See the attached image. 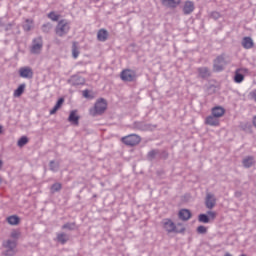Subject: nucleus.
Returning a JSON list of instances; mask_svg holds the SVG:
<instances>
[{
    "label": "nucleus",
    "instance_id": "obj_40",
    "mask_svg": "<svg viewBox=\"0 0 256 256\" xmlns=\"http://www.w3.org/2000/svg\"><path fill=\"white\" fill-rule=\"evenodd\" d=\"M160 159H164V161L169 159V152L167 150H162L160 153Z\"/></svg>",
    "mask_w": 256,
    "mask_h": 256
},
{
    "label": "nucleus",
    "instance_id": "obj_29",
    "mask_svg": "<svg viewBox=\"0 0 256 256\" xmlns=\"http://www.w3.org/2000/svg\"><path fill=\"white\" fill-rule=\"evenodd\" d=\"M25 84H20L18 88L14 91V97H21L23 93L25 92Z\"/></svg>",
    "mask_w": 256,
    "mask_h": 256
},
{
    "label": "nucleus",
    "instance_id": "obj_13",
    "mask_svg": "<svg viewBox=\"0 0 256 256\" xmlns=\"http://www.w3.org/2000/svg\"><path fill=\"white\" fill-rule=\"evenodd\" d=\"M217 205V198L214 194L207 193L205 198V207L206 209H213Z\"/></svg>",
    "mask_w": 256,
    "mask_h": 256
},
{
    "label": "nucleus",
    "instance_id": "obj_12",
    "mask_svg": "<svg viewBox=\"0 0 256 256\" xmlns=\"http://www.w3.org/2000/svg\"><path fill=\"white\" fill-rule=\"evenodd\" d=\"M19 75L22 79H33V69L29 66L21 67L19 69Z\"/></svg>",
    "mask_w": 256,
    "mask_h": 256
},
{
    "label": "nucleus",
    "instance_id": "obj_33",
    "mask_svg": "<svg viewBox=\"0 0 256 256\" xmlns=\"http://www.w3.org/2000/svg\"><path fill=\"white\" fill-rule=\"evenodd\" d=\"M79 47H77V42H74L72 44V57L74 59H77V57H79Z\"/></svg>",
    "mask_w": 256,
    "mask_h": 256
},
{
    "label": "nucleus",
    "instance_id": "obj_47",
    "mask_svg": "<svg viewBox=\"0 0 256 256\" xmlns=\"http://www.w3.org/2000/svg\"><path fill=\"white\" fill-rule=\"evenodd\" d=\"M252 123H253V125H254V127L256 129V115L253 117Z\"/></svg>",
    "mask_w": 256,
    "mask_h": 256
},
{
    "label": "nucleus",
    "instance_id": "obj_17",
    "mask_svg": "<svg viewBox=\"0 0 256 256\" xmlns=\"http://www.w3.org/2000/svg\"><path fill=\"white\" fill-rule=\"evenodd\" d=\"M55 241H57V243H60V245H65L69 241V235L65 232L57 233Z\"/></svg>",
    "mask_w": 256,
    "mask_h": 256
},
{
    "label": "nucleus",
    "instance_id": "obj_38",
    "mask_svg": "<svg viewBox=\"0 0 256 256\" xmlns=\"http://www.w3.org/2000/svg\"><path fill=\"white\" fill-rule=\"evenodd\" d=\"M48 17L51 19V21H59L60 16L52 11L48 14Z\"/></svg>",
    "mask_w": 256,
    "mask_h": 256
},
{
    "label": "nucleus",
    "instance_id": "obj_3",
    "mask_svg": "<svg viewBox=\"0 0 256 256\" xmlns=\"http://www.w3.org/2000/svg\"><path fill=\"white\" fill-rule=\"evenodd\" d=\"M71 31V25L66 19H62L58 22L55 33L58 37H65Z\"/></svg>",
    "mask_w": 256,
    "mask_h": 256
},
{
    "label": "nucleus",
    "instance_id": "obj_1",
    "mask_svg": "<svg viewBox=\"0 0 256 256\" xmlns=\"http://www.w3.org/2000/svg\"><path fill=\"white\" fill-rule=\"evenodd\" d=\"M105 111H107V100L99 98L95 102L94 107L90 108L89 113L92 117H97V115H103Z\"/></svg>",
    "mask_w": 256,
    "mask_h": 256
},
{
    "label": "nucleus",
    "instance_id": "obj_23",
    "mask_svg": "<svg viewBox=\"0 0 256 256\" xmlns=\"http://www.w3.org/2000/svg\"><path fill=\"white\" fill-rule=\"evenodd\" d=\"M6 221L9 225H19L21 223V218L17 215H11L6 218Z\"/></svg>",
    "mask_w": 256,
    "mask_h": 256
},
{
    "label": "nucleus",
    "instance_id": "obj_50",
    "mask_svg": "<svg viewBox=\"0 0 256 256\" xmlns=\"http://www.w3.org/2000/svg\"><path fill=\"white\" fill-rule=\"evenodd\" d=\"M3 167V160H0V169Z\"/></svg>",
    "mask_w": 256,
    "mask_h": 256
},
{
    "label": "nucleus",
    "instance_id": "obj_7",
    "mask_svg": "<svg viewBox=\"0 0 256 256\" xmlns=\"http://www.w3.org/2000/svg\"><path fill=\"white\" fill-rule=\"evenodd\" d=\"M225 65H227L225 62V54H221L214 60L213 69L216 73H221V71L225 69Z\"/></svg>",
    "mask_w": 256,
    "mask_h": 256
},
{
    "label": "nucleus",
    "instance_id": "obj_11",
    "mask_svg": "<svg viewBox=\"0 0 256 256\" xmlns=\"http://www.w3.org/2000/svg\"><path fill=\"white\" fill-rule=\"evenodd\" d=\"M68 83L72 87H79V85H83L85 83V78L83 76H79L78 74L72 75L70 79H68Z\"/></svg>",
    "mask_w": 256,
    "mask_h": 256
},
{
    "label": "nucleus",
    "instance_id": "obj_27",
    "mask_svg": "<svg viewBox=\"0 0 256 256\" xmlns=\"http://www.w3.org/2000/svg\"><path fill=\"white\" fill-rule=\"evenodd\" d=\"M61 229L67 230V231H75L77 229V223L75 222H67L64 225H62Z\"/></svg>",
    "mask_w": 256,
    "mask_h": 256
},
{
    "label": "nucleus",
    "instance_id": "obj_41",
    "mask_svg": "<svg viewBox=\"0 0 256 256\" xmlns=\"http://www.w3.org/2000/svg\"><path fill=\"white\" fill-rule=\"evenodd\" d=\"M207 215L213 221V220H215V217H217V212H215V211H207Z\"/></svg>",
    "mask_w": 256,
    "mask_h": 256
},
{
    "label": "nucleus",
    "instance_id": "obj_2",
    "mask_svg": "<svg viewBox=\"0 0 256 256\" xmlns=\"http://www.w3.org/2000/svg\"><path fill=\"white\" fill-rule=\"evenodd\" d=\"M162 227L167 233H180L183 234L186 231L185 227L177 228L173 220L170 218H165L162 220Z\"/></svg>",
    "mask_w": 256,
    "mask_h": 256
},
{
    "label": "nucleus",
    "instance_id": "obj_45",
    "mask_svg": "<svg viewBox=\"0 0 256 256\" xmlns=\"http://www.w3.org/2000/svg\"><path fill=\"white\" fill-rule=\"evenodd\" d=\"M83 97H85V99H89V90H83Z\"/></svg>",
    "mask_w": 256,
    "mask_h": 256
},
{
    "label": "nucleus",
    "instance_id": "obj_20",
    "mask_svg": "<svg viewBox=\"0 0 256 256\" xmlns=\"http://www.w3.org/2000/svg\"><path fill=\"white\" fill-rule=\"evenodd\" d=\"M211 114L219 119L225 115V108L222 106H215L211 109Z\"/></svg>",
    "mask_w": 256,
    "mask_h": 256
},
{
    "label": "nucleus",
    "instance_id": "obj_48",
    "mask_svg": "<svg viewBox=\"0 0 256 256\" xmlns=\"http://www.w3.org/2000/svg\"><path fill=\"white\" fill-rule=\"evenodd\" d=\"M0 27H5V23H3V19L0 18Z\"/></svg>",
    "mask_w": 256,
    "mask_h": 256
},
{
    "label": "nucleus",
    "instance_id": "obj_15",
    "mask_svg": "<svg viewBox=\"0 0 256 256\" xmlns=\"http://www.w3.org/2000/svg\"><path fill=\"white\" fill-rule=\"evenodd\" d=\"M205 125H209L210 127H219V118L211 114L205 118Z\"/></svg>",
    "mask_w": 256,
    "mask_h": 256
},
{
    "label": "nucleus",
    "instance_id": "obj_5",
    "mask_svg": "<svg viewBox=\"0 0 256 256\" xmlns=\"http://www.w3.org/2000/svg\"><path fill=\"white\" fill-rule=\"evenodd\" d=\"M121 141L128 147H135V145H139L141 143V136L137 134H130L122 137Z\"/></svg>",
    "mask_w": 256,
    "mask_h": 256
},
{
    "label": "nucleus",
    "instance_id": "obj_25",
    "mask_svg": "<svg viewBox=\"0 0 256 256\" xmlns=\"http://www.w3.org/2000/svg\"><path fill=\"white\" fill-rule=\"evenodd\" d=\"M245 81V75L241 74V70L236 69L234 73V82L243 83Z\"/></svg>",
    "mask_w": 256,
    "mask_h": 256
},
{
    "label": "nucleus",
    "instance_id": "obj_52",
    "mask_svg": "<svg viewBox=\"0 0 256 256\" xmlns=\"http://www.w3.org/2000/svg\"><path fill=\"white\" fill-rule=\"evenodd\" d=\"M90 1H93L94 3H97V2H99V0H90Z\"/></svg>",
    "mask_w": 256,
    "mask_h": 256
},
{
    "label": "nucleus",
    "instance_id": "obj_9",
    "mask_svg": "<svg viewBox=\"0 0 256 256\" xmlns=\"http://www.w3.org/2000/svg\"><path fill=\"white\" fill-rule=\"evenodd\" d=\"M197 74L199 79H203L204 81H207L212 75L211 69L207 66H202L197 68Z\"/></svg>",
    "mask_w": 256,
    "mask_h": 256
},
{
    "label": "nucleus",
    "instance_id": "obj_18",
    "mask_svg": "<svg viewBox=\"0 0 256 256\" xmlns=\"http://www.w3.org/2000/svg\"><path fill=\"white\" fill-rule=\"evenodd\" d=\"M164 7H168L169 9H175L177 6L181 4V0H160Z\"/></svg>",
    "mask_w": 256,
    "mask_h": 256
},
{
    "label": "nucleus",
    "instance_id": "obj_30",
    "mask_svg": "<svg viewBox=\"0 0 256 256\" xmlns=\"http://www.w3.org/2000/svg\"><path fill=\"white\" fill-rule=\"evenodd\" d=\"M159 155V150L158 149H152L147 153V159L148 161H153L155 157Z\"/></svg>",
    "mask_w": 256,
    "mask_h": 256
},
{
    "label": "nucleus",
    "instance_id": "obj_36",
    "mask_svg": "<svg viewBox=\"0 0 256 256\" xmlns=\"http://www.w3.org/2000/svg\"><path fill=\"white\" fill-rule=\"evenodd\" d=\"M196 231H197L198 235H205V234H207V227L200 225L197 227Z\"/></svg>",
    "mask_w": 256,
    "mask_h": 256
},
{
    "label": "nucleus",
    "instance_id": "obj_39",
    "mask_svg": "<svg viewBox=\"0 0 256 256\" xmlns=\"http://www.w3.org/2000/svg\"><path fill=\"white\" fill-rule=\"evenodd\" d=\"M10 237H11L12 239H19V237H21V232H20L19 230H13V231L11 232Z\"/></svg>",
    "mask_w": 256,
    "mask_h": 256
},
{
    "label": "nucleus",
    "instance_id": "obj_31",
    "mask_svg": "<svg viewBox=\"0 0 256 256\" xmlns=\"http://www.w3.org/2000/svg\"><path fill=\"white\" fill-rule=\"evenodd\" d=\"M198 221L199 223H210L211 218L208 214H199Z\"/></svg>",
    "mask_w": 256,
    "mask_h": 256
},
{
    "label": "nucleus",
    "instance_id": "obj_34",
    "mask_svg": "<svg viewBox=\"0 0 256 256\" xmlns=\"http://www.w3.org/2000/svg\"><path fill=\"white\" fill-rule=\"evenodd\" d=\"M29 143V138L27 136H22L18 142L17 145L19 147H25V145H27Z\"/></svg>",
    "mask_w": 256,
    "mask_h": 256
},
{
    "label": "nucleus",
    "instance_id": "obj_43",
    "mask_svg": "<svg viewBox=\"0 0 256 256\" xmlns=\"http://www.w3.org/2000/svg\"><path fill=\"white\" fill-rule=\"evenodd\" d=\"M59 111V108L55 105L51 110H50V115H55Z\"/></svg>",
    "mask_w": 256,
    "mask_h": 256
},
{
    "label": "nucleus",
    "instance_id": "obj_14",
    "mask_svg": "<svg viewBox=\"0 0 256 256\" xmlns=\"http://www.w3.org/2000/svg\"><path fill=\"white\" fill-rule=\"evenodd\" d=\"M182 11L185 15H191V13L195 11V3H193V1L187 0L184 3Z\"/></svg>",
    "mask_w": 256,
    "mask_h": 256
},
{
    "label": "nucleus",
    "instance_id": "obj_53",
    "mask_svg": "<svg viewBox=\"0 0 256 256\" xmlns=\"http://www.w3.org/2000/svg\"><path fill=\"white\" fill-rule=\"evenodd\" d=\"M97 198V194H93V199Z\"/></svg>",
    "mask_w": 256,
    "mask_h": 256
},
{
    "label": "nucleus",
    "instance_id": "obj_16",
    "mask_svg": "<svg viewBox=\"0 0 256 256\" xmlns=\"http://www.w3.org/2000/svg\"><path fill=\"white\" fill-rule=\"evenodd\" d=\"M255 157L254 156H246L242 160V165L244 169H251L253 165H255Z\"/></svg>",
    "mask_w": 256,
    "mask_h": 256
},
{
    "label": "nucleus",
    "instance_id": "obj_24",
    "mask_svg": "<svg viewBox=\"0 0 256 256\" xmlns=\"http://www.w3.org/2000/svg\"><path fill=\"white\" fill-rule=\"evenodd\" d=\"M68 121L72 123V125H79V116H77V111L72 110L68 117Z\"/></svg>",
    "mask_w": 256,
    "mask_h": 256
},
{
    "label": "nucleus",
    "instance_id": "obj_4",
    "mask_svg": "<svg viewBox=\"0 0 256 256\" xmlns=\"http://www.w3.org/2000/svg\"><path fill=\"white\" fill-rule=\"evenodd\" d=\"M3 247L6 251L3 252L4 256H15L17 253V241L16 240H6L3 242Z\"/></svg>",
    "mask_w": 256,
    "mask_h": 256
},
{
    "label": "nucleus",
    "instance_id": "obj_32",
    "mask_svg": "<svg viewBox=\"0 0 256 256\" xmlns=\"http://www.w3.org/2000/svg\"><path fill=\"white\" fill-rule=\"evenodd\" d=\"M50 171L53 173H57L59 171V163L55 162V160H51L49 162Z\"/></svg>",
    "mask_w": 256,
    "mask_h": 256
},
{
    "label": "nucleus",
    "instance_id": "obj_19",
    "mask_svg": "<svg viewBox=\"0 0 256 256\" xmlns=\"http://www.w3.org/2000/svg\"><path fill=\"white\" fill-rule=\"evenodd\" d=\"M109 39V32L102 28L98 30L97 32V40L100 41L101 43H105Z\"/></svg>",
    "mask_w": 256,
    "mask_h": 256
},
{
    "label": "nucleus",
    "instance_id": "obj_42",
    "mask_svg": "<svg viewBox=\"0 0 256 256\" xmlns=\"http://www.w3.org/2000/svg\"><path fill=\"white\" fill-rule=\"evenodd\" d=\"M63 103H65V99L59 98L55 105L58 109H61V105H63Z\"/></svg>",
    "mask_w": 256,
    "mask_h": 256
},
{
    "label": "nucleus",
    "instance_id": "obj_21",
    "mask_svg": "<svg viewBox=\"0 0 256 256\" xmlns=\"http://www.w3.org/2000/svg\"><path fill=\"white\" fill-rule=\"evenodd\" d=\"M178 217L181 221H189L191 219V210L181 209L178 213Z\"/></svg>",
    "mask_w": 256,
    "mask_h": 256
},
{
    "label": "nucleus",
    "instance_id": "obj_28",
    "mask_svg": "<svg viewBox=\"0 0 256 256\" xmlns=\"http://www.w3.org/2000/svg\"><path fill=\"white\" fill-rule=\"evenodd\" d=\"M22 29L28 33V31H31L33 29V20L32 19H26L25 23L22 25Z\"/></svg>",
    "mask_w": 256,
    "mask_h": 256
},
{
    "label": "nucleus",
    "instance_id": "obj_37",
    "mask_svg": "<svg viewBox=\"0 0 256 256\" xmlns=\"http://www.w3.org/2000/svg\"><path fill=\"white\" fill-rule=\"evenodd\" d=\"M210 18L214 19V21H217L218 19H221V13H219L217 11H212L210 13Z\"/></svg>",
    "mask_w": 256,
    "mask_h": 256
},
{
    "label": "nucleus",
    "instance_id": "obj_44",
    "mask_svg": "<svg viewBox=\"0 0 256 256\" xmlns=\"http://www.w3.org/2000/svg\"><path fill=\"white\" fill-rule=\"evenodd\" d=\"M242 196H243V192H241V191H236L234 193V197H236L237 199L241 198Z\"/></svg>",
    "mask_w": 256,
    "mask_h": 256
},
{
    "label": "nucleus",
    "instance_id": "obj_6",
    "mask_svg": "<svg viewBox=\"0 0 256 256\" xmlns=\"http://www.w3.org/2000/svg\"><path fill=\"white\" fill-rule=\"evenodd\" d=\"M43 49V37L38 36L32 40V46L30 52L32 55H39Z\"/></svg>",
    "mask_w": 256,
    "mask_h": 256
},
{
    "label": "nucleus",
    "instance_id": "obj_22",
    "mask_svg": "<svg viewBox=\"0 0 256 256\" xmlns=\"http://www.w3.org/2000/svg\"><path fill=\"white\" fill-rule=\"evenodd\" d=\"M255 43L253 42V38L246 36L242 39V47L244 49H253Z\"/></svg>",
    "mask_w": 256,
    "mask_h": 256
},
{
    "label": "nucleus",
    "instance_id": "obj_49",
    "mask_svg": "<svg viewBox=\"0 0 256 256\" xmlns=\"http://www.w3.org/2000/svg\"><path fill=\"white\" fill-rule=\"evenodd\" d=\"M3 133V126L0 125V135Z\"/></svg>",
    "mask_w": 256,
    "mask_h": 256
},
{
    "label": "nucleus",
    "instance_id": "obj_10",
    "mask_svg": "<svg viewBox=\"0 0 256 256\" xmlns=\"http://www.w3.org/2000/svg\"><path fill=\"white\" fill-rule=\"evenodd\" d=\"M134 129H138V131H151V129H155L157 125L147 124L145 122L136 121L133 123Z\"/></svg>",
    "mask_w": 256,
    "mask_h": 256
},
{
    "label": "nucleus",
    "instance_id": "obj_35",
    "mask_svg": "<svg viewBox=\"0 0 256 256\" xmlns=\"http://www.w3.org/2000/svg\"><path fill=\"white\" fill-rule=\"evenodd\" d=\"M51 29H53V24H51V22H48L42 25L43 33H50Z\"/></svg>",
    "mask_w": 256,
    "mask_h": 256
},
{
    "label": "nucleus",
    "instance_id": "obj_26",
    "mask_svg": "<svg viewBox=\"0 0 256 256\" xmlns=\"http://www.w3.org/2000/svg\"><path fill=\"white\" fill-rule=\"evenodd\" d=\"M63 189V184L56 182L54 184H52V186L50 187V193L55 194V193H59V191H61Z\"/></svg>",
    "mask_w": 256,
    "mask_h": 256
},
{
    "label": "nucleus",
    "instance_id": "obj_51",
    "mask_svg": "<svg viewBox=\"0 0 256 256\" xmlns=\"http://www.w3.org/2000/svg\"><path fill=\"white\" fill-rule=\"evenodd\" d=\"M177 227H184L182 223H178Z\"/></svg>",
    "mask_w": 256,
    "mask_h": 256
},
{
    "label": "nucleus",
    "instance_id": "obj_46",
    "mask_svg": "<svg viewBox=\"0 0 256 256\" xmlns=\"http://www.w3.org/2000/svg\"><path fill=\"white\" fill-rule=\"evenodd\" d=\"M240 70V73H249V69L247 68H238Z\"/></svg>",
    "mask_w": 256,
    "mask_h": 256
},
{
    "label": "nucleus",
    "instance_id": "obj_8",
    "mask_svg": "<svg viewBox=\"0 0 256 256\" xmlns=\"http://www.w3.org/2000/svg\"><path fill=\"white\" fill-rule=\"evenodd\" d=\"M120 79L125 83H133L137 79V74L131 69H125L120 73Z\"/></svg>",
    "mask_w": 256,
    "mask_h": 256
}]
</instances>
